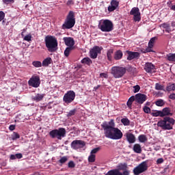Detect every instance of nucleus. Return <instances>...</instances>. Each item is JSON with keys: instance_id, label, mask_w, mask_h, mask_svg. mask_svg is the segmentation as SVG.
<instances>
[{"instance_id": "6", "label": "nucleus", "mask_w": 175, "mask_h": 175, "mask_svg": "<svg viewBox=\"0 0 175 175\" xmlns=\"http://www.w3.org/2000/svg\"><path fill=\"white\" fill-rule=\"evenodd\" d=\"M126 73V68L122 66H113L111 69V74L115 79H121Z\"/></svg>"}, {"instance_id": "39", "label": "nucleus", "mask_w": 175, "mask_h": 175, "mask_svg": "<svg viewBox=\"0 0 175 175\" xmlns=\"http://www.w3.org/2000/svg\"><path fill=\"white\" fill-rule=\"evenodd\" d=\"M12 139L13 140H17V139H20V134L16 132H14L12 135Z\"/></svg>"}, {"instance_id": "36", "label": "nucleus", "mask_w": 175, "mask_h": 175, "mask_svg": "<svg viewBox=\"0 0 175 175\" xmlns=\"http://www.w3.org/2000/svg\"><path fill=\"white\" fill-rule=\"evenodd\" d=\"M118 170H123L125 171L128 169V164H126V163H121L119 166H118Z\"/></svg>"}, {"instance_id": "1", "label": "nucleus", "mask_w": 175, "mask_h": 175, "mask_svg": "<svg viewBox=\"0 0 175 175\" xmlns=\"http://www.w3.org/2000/svg\"><path fill=\"white\" fill-rule=\"evenodd\" d=\"M101 127L104 131V135L107 139H111V140H120L122 139L124 134L120 129L116 127V122L114 119H111L109 122H103L101 124Z\"/></svg>"}, {"instance_id": "45", "label": "nucleus", "mask_w": 175, "mask_h": 175, "mask_svg": "<svg viewBox=\"0 0 175 175\" xmlns=\"http://www.w3.org/2000/svg\"><path fill=\"white\" fill-rule=\"evenodd\" d=\"M139 91H140V85H136L133 86V92H135V94L139 92Z\"/></svg>"}, {"instance_id": "31", "label": "nucleus", "mask_w": 175, "mask_h": 175, "mask_svg": "<svg viewBox=\"0 0 175 175\" xmlns=\"http://www.w3.org/2000/svg\"><path fill=\"white\" fill-rule=\"evenodd\" d=\"M81 62V64H85V65H88L90 66V65L92 64V60H91L90 57H84Z\"/></svg>"}, {"instance_id": "42", "label": "nucleus", "mask_w": 175, "mask_h": 175, "mask_svg": "<svg viewBox=\"0 0 175 175\" xmlns=\"http://www.w3.org/2000/svg\"><path fill=\"white\" fill-rule=\"evenodd\" d=\"M23 40H26V42H31V40H32V35L31 34L26 35L24 37Z\"/></svg>"}, {"instance_id": "16", "label": "nucleus", "mask_w": 175, "mask_h": 175, "mask_svg": "<svg viewBox=\"0 0 175 175\" xmlns=\"http://www.w3.org/2000/svg\"><path fill=\"white\" fill-rule=\"evenodd\" d=\"M120 5V2L117 1V0H111L110 3V5L108 7V12H114L118 8Z\"/></svg>"}, {"instance_id": "29", "label": "nucleus", "mask_w": 175, "mask_h": 175, "mask_svg": "<svg viewBox=\"0 0 175 175\" xmlns=\"http://www.w3.org/2000/svg\"><path fill=\"white\" fill-rule=\"evenodd\" d=\"M138 140L139 143H146L148 139L147 138V136L146 135H140L138 137Z\"/></svg>"}, {"instance_id": "18", "label": "nucleus", "mask_w": 175, "mask_h": 175, "mask_svg": "<svg viewBox=\"0 0 175 175\" xmlns=\"http://www.w3.org/2000/svg\"><path fill=\"white\" fill-rule=\"evenodd\" d=\"M63 40L66 44L68 47H75V40L72 37H64Z\"/></svg>"}, {"instance_id": "10", "label": "nucleus", "mask_w": 175, "mask_h": 175, "mask_svg": "<svg viewBox=\"0 0 175 175\" xmlns=\"http://www.w3.org/2000/svg\"><path fill=\"white\" fill-rule=\"evenodd\" d=\"M28 84L33 88L40 87V77L38 75H33L28 81Z\"/></svg>"}, {"instance_id": "5", "label": "nucleus", "mask_w": 175, "mask_h": 175, "mask_svg": "<svg viewBox=\"0 0 175 175\" xmlns=\"http://www.w3.org/2000/svg\"><path fill=\"white\" fill-rule=\"evenodd\" d=\"M98 28V29H100L102 32H111L114 28V26L111 21L105 19L99 22Z\"/></svg>"}, {"instance_id": "9", "label": "nucleus", "mask_w": 175, "mask_h": 175, "mask_svg": "<svg viewBox=\"0 0 175 175\" xmlns=\"http://www.w3.org/2000/svg\"><path fill=\"white\" fill-rule=\"evenodd\" d=\"M75 98H76V93L73 90H70L64 94L63 100L65 103L69 105V103H72L75 100Z\"/></svg>"}, {"instance_id": "7", "label": "nucleus", "mask_w": 175, "mask_h": 175, "mask_svg": "<svg viewBox=\"0 0 175 175\" xmlns=\"http://www.w3.org/2000/svg\"><path fill=\"white\" fill-rule=\"evenodd\" d=\"M49 136L52 139H57L62 140V137L66 136V130L65 128H59L58 129H54L49 132Z\"/></svg>"}, {"instance_id": "17", "label": "nucleus", "mask_w": 175, "mask_h": 175, "mask_svg": "<svg viewBox=\"0 0 175 175\" xmlns=\"http://www.w3.org/2000/svg\"><path fill=\"white\" fill-rule=\"evenodd\" d=\"M124 136H125L127 142L130 144H133V143H135V142H136V137H135V135H133V133H126L124 134Z\"/></svg>"}, {"instance_id": "37", "label": "nucleus", "mask_w": 175, "mask_h": 175, "mask_svg": "<svg viewBox=\"0 0 175 175\" xmlns=\"http://www.w3.org/2000/svg\"><path fill=\"white\" fill-rule=\"evenodd\" d=\"M156 106H159V107H162L165 105V101L162 99H159L155 102Z\"/></svg>"}, {"instance_id": "46", "label": "nucleus", "mask_w": 175, "mask_h": 175, "mask_svg": "<svg viewBox=\"0 0 175 175\" xmlns=\"http://www.w3.org/2000/svg\"><path fill=\"white\" fill-rule=\"evenodd\" d=\"M68 167L70 169H73L74 167H76V164H75V162L73 161H70L68 162Z\"/></svg>"}, {"instance_id": "56", "label": "nucleus", "mask_w": 175, "mask_h": 175, "mask_svg": "<svg viewBox=\"0 0 175 175\" xmlns=\"http://www.w3.org/2000/svg\"><path fill=\"white\" fill-rule=\"evenodd\" d=\"M9 129L10 131H14L16 129V125H14V124L10 125Z\"/></svg>"}, {"instance_id": "22", "label": "nucleus", "mask_w": 175, "mask_h": 175, "mask_svg": "<svg viewBox=\"0 0 175 175\" xmlns=\"http://www.w3.org/2000/svg\"><path fill=\"white\" fill-rule=\"evenodd\" d=\"M105 175H122V172H120L118 169L109 170Z\"/></svg>"}, {"instance_id": "34", "label": "nucleus", "mask_w": 175, "mask_h": 175, "mask_svg": "<svg viewBox=\"0 0 175 175\" xmlns=\"http://www.w3.org/2000/svg\"><path fill=\"white\" fill-rule=\"evenodd\" d=\"M72 50H75V47H67L64 51L65 57H69V55L70 54V51H72Z\"/></svg>"}, {"instance_id": "23", "label": "nucleus", "mask_w": 175, "mask_h": 175, "mask_svg": "<svg viewBox=\"0 0 175 175\" xmlns=\"http://www.w3.org/2000/svg\"><path fill=\"white\" fill-rule=\"evenodd\" d=\"M133 150L136 154H142V146L139 144H134Z\"/></svg>"}, {"instance_id": "25", "label": "nucleus", "mask_w": 175, "mask_h": 175, "mask_svg": "<svg viewBox=\"0 0 175 175\" xmlns=\"http://www.w3.org/2000/svg\"><path fill=\"white\" fill-rule=\"evenodd\" d=\"M162 28H164L165 29V32H167V33H170L172 32V27H170V25L166 23H164L161 24V25Z\"/></svg>"}, {"instance_id": "28", "label": "nucleus", "mask_w": 175, "mask_h": 175, "mask_svg": "<svg viewBox=\"0 0 175 175\" xmlns=\"http://www.w3.org/2000/svg\"><path fill=\"white\" fill-rule=\"evenodd\" d=\"M166 59L170 62H175V53H169L166 55Z\"/></svg>"}, {"instance_id": "38", "label": "nucleus", "mask_w": 175, "mask_h": 175, "mask_svg": "<svg viewBox=\"0 0 175 175\" xmlns=\"http://www.w3.org/2000/svg\"><path fill=\"white\" fill-rule=\"evenodd\" d=\"M32 65L35 66V68H42V62L39 61L33 62Z\"/></svg>"}, {"instance_id": "57", "label": "nucleus", "mask_w": 175, "mask_h": 175, "mask_svg": "<svg viewBox=\"0 0 175 175\" xmlns=\"http://www.w3.org/2000/svg\"><path fill=\"white\" fill-rule=\"evenodd\" d=\"M100 77H104V79H107L108 76L107 74L105 72H102L100 74Z\"/></svg>"}, {"instance_id": "12", "label": "nucleus", "mask_w": 175, "mask_h": 175, "mask_svg": "<svg viewBox=\"0 0 175 175\" xmlns=\"http://www.w3.org/2000/svg\"><path fill=\"white\" fill-rule=\"evenodd\" d=\"M103 50V47L94 46L92 49L90 51V58L92 59H95L98 57V54H100L102 51Z\"/></svg>"}, {"instance_id": "47", "label": "nucleus", "mask_w": 175, "mask_h": 175, "mask_svg": "<svg viewBox=\"0 0 175 175\" xmlns=\"http://www.w3.org/2000/svg\"><path fill=\"white\" fill-rule=\"evenodd\" d=\"M76 114V109H72L68 112L67 114V117H72V116H75Z\"/></svg>"}, {"instance_id": "13", "label": "nucleus", "mask_w": 175, "mask_h": 175, "mask_svg": "<svg viewBox=\"0 0 175 175\" xmlns=\"http://www.w3.org/2000/svg\"><path fill=\"white\" fill-rule=\"evenodd\" d=\"M85 147V142L83 140H74L71 143V148L72 150H79L80 148H84Z\"/></svg>"}, {"instance_id": "41", "label": "nucleus", "mask_w": 175, "mask_h": 175, "mask_svg": "<svg viewBox=\"0 0 175 175\" xmlns=\"http://www.w3.org/2000/svg\"><path fill=\"white\" fill-rule=\"evenodd\" d=\"M156 39L157 38L155 37L152 38L148 42V46H150V47H154V44L155 43Z\"/></svg>"}, {"instance_id": "52", "label": "nucleus", "mask_w": 175, "mask_h": 175, "mask_svg": "<svg viewBox=\"0 0 175 175\" xmlns=\"http://www.w3.org/2000/svg\"><path fill=\"white\" fill-rule=\"evenodd\" d=\"M165 160H163V158H159L157 160L156 163L157 165H161V163H163Z\"/></svg>"}, {"instance_id": "4", "label": "nucleus", "mask_w": 175, "mask_h": 175, "mask_svg": "<svg viewBox=\"0 0 175 175\" xmlns=\"http://www.w3.org/2000/svg\"><path fill=\"white\" fill-rule=\"evenodd\" d=\"M75 24H76L75 12L73 11H70L64 21V24L62 25V29H70L75 27Z\"/></svg>"}, {"instance_id": "24", "label": "nucleus", "mask_w": 175, "mask_h": 175, "mask_svg": "<svg viewBox=\"0 0 175 175\" xmlns=\"http://www.w3.org/2000/svg\"><path fill=\"white\" fill-rule=\"evenodd\" d=\"M152 117H161L163 118V113L162 111L154 110L152 113H150Z\"/></svg>"}, {"instance_id": "61", "label": "nucleus", "mask_w": 175, "mask_h": 175, "mask_svg": "<svg viewBox=\"0 0 175 175\" xmlns=\"http://www.w3.org/2000/svg\"><path fill=\"white\" fill-rule=\"evenodd\" d=\"M171 26H172L173 28H175V21H172V22Z\"/></svg>"}, {"instance_id": "14", "label": "nucleus", "mask_w": 175, "mask_h": 175, "mask_svg": "<svg viewBox=\"0 0 175 175\" xmlns=\"http://www.w3.org/2000/svg\"><path fill=\"white\" fill-rule=\"evenodd\" d=\"M135 102H137L139 105H143L144 103L147 100V96L144 94L138 93L135 94Z\"/></svg>"}, {"instance_id": "44", "label": "nucleus", "mask_w": 175, "mask_h": 175, "mask_svg": "<svg viewBox=\"0 0 175 175\" xmlns=\"http://www.w3.org/2000/svg\"><path fill=\"white\" fill-rule=\"evenodd\" d=\"M146 53H152V47H151L150 46H148V47H147L144 51H143V54H146Z\"/></svg>"}, {"instance_id": "35", "label": "nucleus", "mask_w": 175, "mask_h": 175, "mask_svg": "<svg viewBox=\"0 0 175 175\" xmlns=\"http://www.w3.org/2000/svg\"><path fill=\"white\" fill-rule=\"evenodd\" d=\"M166 91L170 92V91H175V83H171L166 87Z\"/></svg>"}, {"instance_id": "2", "label": "nucleus", "mask_w": 175, "mask_h": 175, "mask_svg": "<svg viewBox=\"0 0 175 175\" xmlns=\"http://www.w3.org/2000/svg\"><path fill=\"white\" fill-rule=\"evenodd\" d=\"M172 109L170 107L163 108L161 111L163 113V117H165L163 120H161L157 122V126L161 128L163 131H170L173 129V125H174L175 120L173 118H170L168 116H173L171 113Z\"/></svg>"}, {"instance_id": "51", "label": "nucleus", "mask_w": 175, "mask_h": 175, "mask_svg": "<svg viewBox=\"0 0 175 175\" xmlns=\"http://www.w3.org/2000/svg\"><path fill=\"white\" fill-rule=\"evenodd\" d=\"M3 3L9 5V3H14V0H3Z\"/></svg>"}, {"instance_id": "19", "label": "nucleus", "mask_w": 175, "mask_h": 175, "mask_svg": "<svg viewBox=\"0 0 175 175\" xmlns=\"http://www.w3.org/2000/svg\"><path fill=\"white\" fill-rule=\"evenodd\" d=\"M45 94H36L34 96H31V99L32 100H33V102H40L42 100H43V98H44Z\"/></svg>"}, {"instance_id": "49", "label": "nucleus", "mask_w": 175, "mask_h": 175, "mask_svg": "<svg viewBox=\"0 0 175 175\" xmlns=\"http://www.w3.org/2000/svg\"><path fill=\"white\" fill-rule=\"evenodd\" d=\"M100 150V148H99V147L94 148L93 150H92L90 154H96V152H98Z\"/></svg>"}, {"instance_id": "30", "label": "nucleus", "mask_w": 175, "mask_h": 175, "mask_svg": "<svg viewBox=\"0 0 175 175\" xmlns=\"http://www.w3.org/2000/svg\"><path fill=\"white\" fill-rule=\"evenodd\" d=\"M154 88H155V90H157V91H165V92H166V90H165V86H163V85H161L159 83H155Z\"/></svg>"}, {"instance_id": "50", "label": "nucleus", "mask_w": 175, "mask_h": 175, "mask_svg": "<svg viewBox=\"0 0 175 175\" xmlns=\"http://www.w3.org/2000/svg\"><path fill=\"white\" fill-rule=\"evenodd\" d=\"M5 12L3 11H0V22L5 18Z\"/></svg>"}, {"instance_id": "11", "label": "nucleus", "mask_w": 175, "mask_h": 175, "mask_svg": "<svg viewBox=\"0 0 175 175\" xmlns=\"http://www.w3.org/2000/svg\"><path fill=\"white\" fill-rule=\"evenodd\" d=\"M130 15L133 16V20L136 23H139L142 20L140 10L139 8L134 7L130 11Z\"/></svg>"}, {"instance_id": "33", "label": "nucleus", "mask_w": 175, "mask_h": 175, "mask_svg": "<svg viewBox=\"0 0 175 175\" xmlns=\"http://www.w3.org/2000/svg\"><path fill=\"white\" fill-rule=\"evenodd\" d=\"M121 122L124 126H129L131 124V120L126 118H122Z\"/></svg>"}, {"instance_id": "53", "label": "nucleus", "mask_w": 175, "mask_h": 175, "mask_svg": "<svg viewBox=\"0 0 175 175\" xmlns=\"http://www.w3.org/2000/svg\"><path fill=\"white\" fill-rule=\"evenodd\" d=\"M131 173V171L128 170H125L124 171H123V172L122 173V175H129Z\"/></svg>"}, {"instance_id": "8", "label": "nucleus", "mask_w": 175, "mask_h": 175, "mask_svg": "<svg viewBox=\"0 0 175 175\" xmlns=\"http://www.w3.org/2000/svg\"><path fill=\"white\" fill-rule=\"evenodd\" d=\"M148 161H145L139 163L137 166L134 167L133 170V173L134 175H140L142 173H144V172H147L148 170Z\"/></svg>"}, {"instance_id": "64", "label": "nucleus", "mask_w": 175, "mask_h": 175, "mask_svg": "<svg viewBox=\"0 0 175 175\" xmlns=\"http://www.w3.org/2000/svg\"><path fill=\"white\" fill-rule=\"evenodd\" d=\"M100 87V85H97L96 87L94 88V90H98Z\"/></svg>"}, {"instance_id": "60", "label": "nucleus", "mask_w": 175, "mask_h": 175, "mask_svg": "<svg viewBox=\"0 0 175 175\" xmlns=\"http://www.w3.org/2000/svg\"><path fill=\"white\" fill-rule=\"evenodd\" d=\"M26 31H27V29H23L21 33V36H24V32H26Z\"/></svg>"}, {"instance_id": "3", "label": "nucleus", "mask_w": 175, "mask_h": 175, "mask_svg": "<svg viewBox=\"0 0 175 175\" xmlns=\"http://www.w3.org/2000/svg\"><path fill=\"white\" fill-rule=\"evenodd\" d=\"M45 46L49 53H55L58 50V40L55 36L48 35L44 38Z\"/></svg>"}, {"instance_id": "48", "label": "nucleus", "mask_w": 175, "mask_h": 175, "mask_svg": "<svg viewBox=\"0 0 175 175\" xmlns=\"http://www.w3.org/2000/svg\"><path fill=\"white\" fill-rule=\"evenodd\" d=\"M66 161H68V157H62V158L59 160V163H65V162H66Z\"/></svg>"}, {"instance_id": "54", "label": "nucleus", "mask_w": 175, "mask_h": 175, "mask_svg": "<svg viewBox=\"0 0 175 175\" xmlns=\"http://www.w3.org/2000/svg\"><path fill=\"white\" fill-rule=\"evenodd\" d=\"M15 155L16 157V159H21V158H23V154L21 153H17Z\"/></svg>"}, {"instance_id": "20", "label": "nucleus", "mask_w": 175, "mask_h": 175, "mask_svg": "<svg viewBox=\"0 0 175 175\" xmlns=\"http://www.w3.org/2000/svg\"><path fill=\"white\" fill-rule=\"evenodd\" d=\"M155 69V66L152 64V63L147 62L145 64L144 70L147 72V73H151Z\"/></svg>"}, {"instance_id": "55", "label": "nucleus", "mask_w": 175, "mask_h": 175, "mask_svg": "<svg viewBox=\"0 0 175 175\" xmlns=\"http://www.w3.org/2000/svg\"><path fill=\"white\" fill-rule=\"evenodd\" d=\"M169 98L172 99V100H175V94L172 93L169 96Z\"/></svg>"}, {"instance_id": "58", "label": "nucleus", "mask_w": 175, "mask_h": 175, "mask_svg": "<svg viewBox=\"0 0 175 175\" xmlns=\"http://www.w3.org/2000/svg\"><path fill=\"white\" fill-rule=\"evenodd\" d=\"M75 3L72 0H68L66 3L67 6H70V5H74Z\"/></svg>"}, {"instance_id": "40", "label": "nucleus", "mask_w": 175, "mask_h": 175, "mask_svg": "<svg viewBox=\"0 0 175 175\" xmlns=\"http://www.w3.org/2000/svg\"><path fill=\"white\" fill-rule=\"evenodd\" d=\"M95 158H96L95 154H92L90 153V155L88 157L89 162H90L92 163L95 162Z\"/></svg>"}, {"instance_id": "59", "label": "nucleus", "mask_w": 175, "mask_h": 175, "mask_svg": "<svg viewBox=\"0 0 175 175\" xmlns=\"http://www.w3.org/2000/svg\"><path fill=\"white\" fill-rule=\"evenodd\" d=\"M10 159H11V160L17 159L16 157V154H11L10 157Z\"/></svg>"}, {"instance_id": "62", "label": "nucleus", "mask_w": 175, "mask_h": 175, "mask_svg": "<svg viewBox=\"0 0 175 175\" xmlns=\"http://www.w3.org/2000/svg\"><path fill=\"white\" fill-rule=\"evenodd\" d=\"M171 10L175 11V5H172Z\"/></svg>"}, {"instance_id": "43", "label": "nucleus", "mask_w": 175, "mask_h": 175, "mask_svg": "<svg viewBox=\"0 0 175 175\" xmlns=\"http://www.w3.org/2000/svg\"><path fill=\"white\" fill-rule=\"evenodd\" d=\"M143 110L146 114H150V113H151V109L147 106H144Z\"/></svg>"}, {"instance_id": "63", "label": "nucleus", "mask_w": 175, "mask_h": 175, "mask_svg": "<svg viewBox=\"0 0 175 175\" xmlns=\"http://www.w3.org/2000/svg\"><path fill=\"white\" fill-rule=\"evenodd\" d=\"M150 105H151V103L150 102H146V103L145 104V106H150Z\"/></svg>"}, {"instance_id": "26", "label": "nucleus", "mask_w": 175, "mask_h": 175, "mask_svg": "<svg viewBox=\"0 0 175 175\" xmlns=\"http://www.w3.org/2000/svg\"><path fill=\"white\" fill-rule=\"evenodd\" d=\"M135 100H136V98L135 97V96H132L129 98L126 103L127 107H129V109H132V103H133Z\"/></svg>"}, {"instance_id": "27", "label": "nucleus", "mask_w": 175, "mask_h": 175, "mask_svg": "<svg viewBox=\"0 0 175 175\" xmlns=\"http://www.w3.org/2000/svg\"><path fill=\"white\" fill-rule=\"evenodd\" d=\"M51 62H53L51 57H47L43 60L42 66H49L50 64H51Z\"/></svg>"}, {"instance_id": "15", "label": "nucleus", "mask_w": 175, "mask_h": 175, "mask_svg": "<svg viewBox=\"0 0 175 175\" xmlns=\"http://www.w3.org/2000/svg\"><path fill=\"white\" fill-rule=\"evenodd\" d=\"M126 54H128V61H132V59H136L140 57V53H139V52H132L130 51H126Z\"/></svg>"}, {"instance_id": "21", "label": "nucleus", "mask_w": 175, "mask_h": 175, "mask_svg": "<svg viewBox=\"0 0 175 175\" xmlns=\"http://www.w3.org/2000/svg\"><path fill=\"white\" fill-rule=\"evenodd\" d=\"M122 55L124 54L121 51V50H118L115 52L113 58L116 61H119V59H121L122 58Z\"/></svg>"}, {"instance_id": "32", "label": "nucleus", "mask_w": 175, "mask_h": 175, "mask_svg": "<svg viewBox=\"0 0 175 175\" xmlns=\"http://www.w3.org/2000/svg\"><path fill=\"white\" fill-rule=\"evenodd\" d=\"M114 51L113 49H109L107 53V57L108 61H111L113 59V53Z\"/></svg>"}]
</instances>
